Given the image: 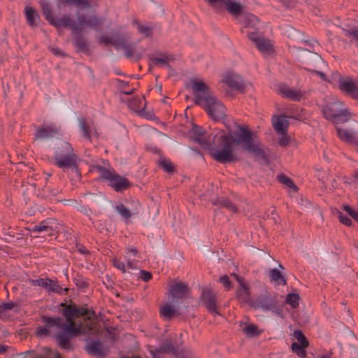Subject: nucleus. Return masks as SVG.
Returning <instances> with one entry per match:
<instances>
[{
  "label": "nucleus",
  "instance_id": "f257e3e1",
  "mask_svg": "<svg viewBox=\"0 0 358 358\" xmlns=\"http://www.w3.org/2000/svg\"><path fill=\"white\" fill-rule=\"evenodd\" d=\"M64 315L68 324L62 323L59 317L44 319L45 326L41 327L36 331V334L40 338L46 336H51L62 330L76 336L80 334H95L96 324L93 321L94 313L90 310L78 307L75 304L66 306L64 310Z\"/></svg>",
  "mask_w": 358,
  "mask_h": 358
},
{
  "label": "nucleus",
  "instance_id": "f03ea898",
  "mask_svg": "<svg viewBox=\"0 0 358 358\" xmlns=\"http://www.w3.org/2000/svg\"><path fill=\"white\" fill-rule=\"evenodd\" d=\"M191 134L194 141L203 148L208 149L213 159L220 164H229L237 159L232 151V145L229 136L222 130H214L208 136H205L204 129L197 125H193Z\"/></svg>",
  "mask_w": 358,
  "mask_h": 358
},
{
  "label": "nucleus",
  "instance_id": "7ed1b4c3",
  "mask_svg": "<svg viewBox=\"0 0 358 358\" xmlns=\"http://www.w3.org/2000/svg\"><path fill=\"white\" fill-rule=\"evenodd\" d=\"M39 3L44 17L50 24L57 28H70L74 34L80 33L87 27L96 28L103 22L101 18L94 14L81 15L79 12L76 18L69 13L55 16L48 0H40Z\"/></svg>",
  "mask_w": 358,
  "mask_h": 358
},
{
  "label": "nucleus",
  "instance_id": "20e7f679",
  "mask_svg": "<svg viewBox=\"0 0 358 358\" xmlns=\"http://www.w3.org/2000/svg\"><path fill=\"white\" fill-rule=\"evenodd\" d=\"M191 87L195 96V103L203 106L212 119L219 120L225 117V107L212 94L203 81L191 80Z\"/></svg>",
  "mask_w": 358,
  "mask_h": 358
},
{
  "label": "nucleus",
  "instance_id": "39448f33",
  "mask_svg": "<svg viewBox=\"0 0 358 358\" xmlns=\"http://www.w3.org/2000/svg\"><path fill=\"white\" fill-rule=\"evenodd\" d=\"M253 136V133L248 128L239 126L233 135L229 137L231 143L237 145L243 144V150L250 152L256 157L265 158L264 150L261 148L259 142L254 139ZM231 145H233V144Z\"/></svg>",
  "mask_w": 358,
  "mask_h": 358
},
{
  "label": "nucleus",
  "instance_id": "423d86ee",
  "mask_svg": "<svg viewBox=\"0 0 358 358\" xmlns=\"http://www.w3.org/2000/svg\"><path fill=\"white\" fill-rule=\"evenodd\" d=\"M344 102L336 100L323 108L325 118L332 120L336 123H344L349 120L352 114L348 108H343Z\"/></svg>",
  "mask_w": 358,
  "mask_h": 358
},
{
  "label": "nucleus",
  "instance_id": "0eeeda50",
  "mask_svg": "<svg viewBox=\"0 0 358 358\" xmlns=\"http://www.w3.org/2000/svg\"><path fill=\"white\" fill-rule=\"evenodd\" d=\"M91 171L98 172L100 177L108 180L110 185L116 191H121L127 188L129 186L127 180L125 178L116 174L110 168H106L101 166H94L92 168Z\"/></svg>",
  "mask_w": 358,
  "mask_h": 358
},
{
  "label": "nucleus",
  "instance_id": "6e6552de",
  "mask_svg": "<svg viewBox=\"0 0 358 358\" xmlns=\"http://www.w3.org/2000/svg\"><path fill=\"white\" fill-rule=\"evenodd\" d=\"M57 164L61 167H70L76 164L77 157L72 151L71 145L67 142L62 143L55 154Z\"/></svg>",
  "mask_w": 358,
  "mask_h": 358
},
{
  "label": "nucleus",
  "instance_id": "1a4fd4ad",
  "mask_svg": "<svg viewBox=\"0 0 358 358\" xmlns=\"http://www.w3.org/2000/svg\"><path fill=\"white\" fill-rule=\"evenodd\" d=\"M113 46L118 50H123L127 57H134L136 59L140 57V52L136 46L129 42V36L114 34Z\"/></svg>",
  "mask_w": 358,
  "mask_h": 358
},
{
  "label": "nucleus",
  "instance_id": "9d476101",
  "mask_svg": "<svg viewBox=\"0 0 358 358\" xmlns=\"http://www.w3.org/2000/svg\"><path fill=\"white\" fill-rule=\"evenodd\" d=\"M178 300L173 299L171 302L164 303L159 308L160 316L165 321H170L180 315Z\"/></svg>",
  "mask_w": 358,
  "mask_h": 358
},
{
  "label": "nucleus",
  "instance_id": "9b49d317",
  "mask_svg": "<svg viewBox=\"0 0 358 358\" xmlns=\"http://www.w3.org/2000/svg\"><path fill=\"white\" fill-rule=\"evenodd\" d=\"M129 107L132 110L137 113L140 116L151 120L155 117L153 111L149 112L145 110V101L143 96H136L129 101Z\"/></svg>",
  "mask_w": 358,
  "mask_h": 358
},
{
  "label": "nucleus",
  "instance_id": "f8f14e48",
  "mask_svg": "<svg viewBox=\"0 0 358 358\" xmlns=\"http://www.w3.org/2000/svg\"><path fill=\"white\" fill-rule=\"evenodd\" d=\"M275 300L270 295L259 296L250 302V306L255 309H261L263 311L273 310L277 308Z\"/></svg>",
  "mask_w": 358,
  "mask_h": 358
},
{
  "label": "nucleus",
  "instance_id": "ddd939ff",
  "mask_svg": "<svg viewBox=\"0 0 358 358\" xmlns=\"http://www.w3.org/2000/svg\"><path fill=\"white\" fill-rule=\"evenodd\" d=\"M338 87L341 92L358 100V81L355 82L352 78L340 77Z\"/></svg>",
  "mask_w": 358,
  "mask_h": 358
},
{
  "label": "nucleus",
  "instance_id": "4468645a",
  "mask_svg": "<svg viewBox=\"0 0 358 358\" xmlns=\"http://www.w3.org/2000/svg\"><path fill=\"white\" fill-rule=\"evenodd\" d=\"M96 3L91 0H57V8L61 10H66L67 8L76 6L81 9L93 8Z\"/></svg>",
  "mask_w": 358,
  "mask_h": 358
},
{
  "label": "nucleus",
  "instance_id": "2eb2a0df",
  "mask_svg": "<svg viewBox=\"0 0 358 358\" xmlns=\"http://www.w3.org/2000/svg\"><path fill=\"white\" fill-rule=\"evenodd\" d=\"M232 275L239 283V287L236 291V295L238 299L245 303H249L250 305V302L252 301L250 296V287L249 286L244 282V279L240 276H238L236 273H233Z\"/></svg>",
  "mask_w": 358,
  "mask_h": 358
},
{
  "label": "nucleus",
  "instance_id": "dca6fc26",
  "mask_svg": "<svg viewBox=\"0 0 358 358\" xmlns=\"http://www.w3.org/2000/svg\"><path fill=\"white\" fill-rule=\"evenodd\" d=\"M248 35L249 38L255 43L256 47L260 52L264 53L272 52V45L270 40L262 38L255 31H248Z\"/></svg>",
  "mask_w": 358,
  "mask_h": 358
},
{
  "label": "nucleus",
  "instance_id": "f3484780",
  "mask_svg": "<svg viewBox=\"0 0 358 358\" xmlns=\"http://www.w3.org/2000/svg\"><path fill=\"white\" fill-rule=\"evenodd\" d=\"M201 300L208 310L215 315H218L216 307V295L210 289H203Z\"/></svg>",
  "mask_w": 358,
  "mask_h": 358
},
{
  "label": "nucleus",
  "instance_id": "a211bd4d",
  "mask_svg": "<svg viewBox=\"0 0 358 358\" xmlns=\"http://www.w3.org/2000/svg\"><path fill=\"white\" fill-rule=\"evenodd\" d=\"M229 87L237 90L241 93L244 92L245 83L243 78L238 74L230 73H227L223 80Z\"/></svg>",
  "mask_w": 358,
  "mask_h": 358
},
{
  "label": "nucleus",
  "instance_id": "6ab92c4d",
  "mask_svg": "<svg viewBox=\"0 0 358 358\" xmlns=\"http://www.w3.org/2000/svg\"><path fill=\"white\" fill-rule=\"evenodd\" d=\"M59 133L57 129L52 126H44L38 127L34 134L35 140H46L55 136Z\"/></svg>",
  "mask_w": 358,
  "mask_h": 358
},
{
  "label": "nucleus",
  "instance_id": "aec40b11",
  "mask_svg": "<svg viewBox=\"0 0 358 358\" xmlns=\"http://www.w3.org/2000/svg\"><path fill=\"white\" fill-rule=\"evenodd\" d=\"M280 91L283 96L294 101H299L303 96L301 90L291 88L285 85L280 87Z\"/></svg>",
  "mask_w": 358,
  "mask_h": 358
},
{
  "label": "nucleus",
  "instance_id": "412c9836",
  "mask_svg": "<svg viewBox=\"0 0 358 358\" xmlns=\"http://www.w3.org/2000/svg\"><path fill=\"white\" fill-rule=\"evenodd\" d=\"M286 115H280L273 119V126L278 134H284L287 131L289 122Z\"/></svg>",
  "mask_w": 358,
  "mask_h": 358
},
{
  "label": "nucleus",
  "instance_id": "4be33fe9",
  "mask_svg": "<svg viewBox=\"0 0 358 358\" xmlns=\"http://www.w3.org/2000/svg\"><path fill=\"white\" fill-rule=\"evenodd\" d=\"M177 349L178 347L176 345V342L173 339H166L162 342L159 348H158V355H159L161 352H164L174 356ZM158 358H160L159 356H158Z\"/></svg>",
  "mask_w": 358,
  "mask_h": 358
},
{
  "label": "nucleus",
  "instance_id": "5701e85b",
  "mask_svg": "<svg viewBox=\"0 0 358 358\" xmlns=\"http://www.w3.org/2000/svg\"><path fill=\"white\" fill-rule=\"evenodd\" d=\"M86 348L90 354L97 357L104 356L108 351V349L98 341H93L88 343Z\"/></svg>",
  "mask_w": 358,
  "mask_h": 358
},
{
  "label": "nucleus",
  "instance_id": "b1692460",
  "mask_svg": "<svg viewBox=\"0 0 358 358\" xmlns=\"http://www.w3.org/2000/svg\"><path fill=\"white\" fill-rule=\"evenodd\" d=\"M158 166L169 176H172L177 171L176 167L173 163L169 159L162 156H159L158 158Z\"/></svg>",
  "mask_w": 358,
  "mask_h": 358
},
{
  "label": "nucleus",
  "instance_id": "393cba45",
  "mask_svg": "<svg viewBox=\"0 0 358 358\" xmlns=\"http://www.w3.org/2000/svg\"><path fill=\"white\" fill-rule=\"evenodd\" d=\"M187 292V286L182 282L175 283L172 285L170 288V293L173 297V299L183 298L185 296Z\"/></svg>",
  "mask_w": 358,
  "mask_h": 358
},
{
  "label": "nucleus",
  "instance_id": "a878e982",
  "mask_svg": "<svg viewBox=\"0 0 358 358\" xmlns=\"http://www.w3.org/2000/svg\"><path fill=\"white\" fill-rule=\"evenodd\" d=\"M268 277L270 280L274 282L276 285H285L287 284L285 277L276 268H273L269 271Z\"/></svg>",
  "mask_w": 358,
  "mask_h": 358
},
{
  "label": "nucleus",
  "instance_id": "bb28decb",
  "mask_svg": "<svg viewBox=\"0 0 358 358\" xmlns=\"http://www.w3.org/2000/svg\"><path fill=\"white\" fill-rule=\"evenodd\" d=\"M213 203L216 206H220L222 208H225L229 211L235 213L238 212V208L229 199L224 198H217Z\"/></svg>",
  "mask_w": 358,
  "mask_h": 358
},
{
  "label": "nucleus",
  "instance_id": "cd10ccee",
  "mask_svg": "<svg viewBox=\"0 0 358 358\" xmlns=\"http://www.w3.org/2000/svg\"><path fill=\"white\" fill-rule=\"evenodd\" d=\"M25 14L29 24L31 26H36L40 20L37 12L31 7L27 6L25 7Z\"/></svg>",
  "mask_w": 358,
  "mask_h": 358
},
{
  "label": "nucleus",
  "instance_id": "c85d7f7f",
  "mask_svg": "<svg viewBox=\"0 0 358 358\" xmlns=\"http://www.w3.org/2000/svg\"><path fill=\"white\" fill-rule=\"evenodd\" d=\"M174 59L175 58L172 55L158 52V67L166 66L168 69H171V63ZM171 70L172 71V69Z\"/></svg>",
  "mask_w": 358,
  "mask_h": 358
},
{
  "label": "nucleus",
  "instance_id": "c756f323",
  "mask_svg": "<svg viewBox=\"0 0 358 358\" xmlns=\"http://www.w3.org/2000/svg\"><path fill=\"white\" fill-rule=\"evenodd\" d=\"M241 20L245 24V27H255L259 24V19L250 13L241 15Z\"/></svg>",
  "mask_w": 358,
  "mask_h": 358
},
{
  "label": "nucleus",
  "instance_id": "7c9ffc66",
  "mask_svg": "<svg viewBox=\"0 0 358 358\" xmlns=\"http://www.w3.org/2000/svg\"><path fill=\"white\" fill-rule=\"evenodd\" d=\"M336 131L338 137L342 141L351 143H354L355 142L356 136H355L354 134L349 131L348 129L337 127Z\"/></svg>",
  "mask_w": 358,
  "mask_h": 358
},
{
  "label": "nucleus",
  "instance_id": "2f4dec72",
  "mask_svg": "<svg viewBox=\"0 0 358 358\" xmlns=\"http://www.w3.org/2000/svg\"><path fill=\"white\" fill-rule=\"evenodd\" d=\"M225 5L227 7V10L234 16L238 17L239 16L241 17V15H243L241 13L242 6L240 3L238 2H231L228 1H225Z\"/></svg>",
  "mask_w": 358,
  "mask_h": 358
},
{
  "label": "nucleus",
  "instance_id": "473e14b6",
  "mask_svg": "<svg viewBox=\"0 0 358 358\" xmlns=\"http://www.w3.org/2000/svg\"><path fill=\"white\" fill-rule=\"evenodd\" d=\"M343 34L345 36L350 38V42L352 44L358 45V28H351L349 29H343Z\"/></svg>",
  "mask_w": 358,
  "mask_h": 358
},
{
  "label": "nucleus",
  "instance_id": "72a5a7b5",
  "mask_svg": "<svg viewBox=\"0 0 358 358\" xmlns=\"http://www.w3.org/2000/svg\"><path fill=\"white\" fill-rule=\"evenodd\" d=\"M27 230L32 233H41L43 231H47L51 234L52 231V228L51 226L48 224V222L43 221L41 222L39 224L34 226L32 229L27 228Z\"/></svg>",
  "mask_w": 358,
  "mask_h": 358
},
{
  "label": "nucleus",
  "instance_id": "f704fd0d",
  "mask_svg": "<svg viewBox=\"0 0 358 358\" xmlns=\"http://www.w3.org/2000/svg\"><path fill=\"white\" fill-rule=\"evenodd\" d=\"M242 331L248 337H255L261 334L258 327L252 324H246L242 328Z\"/></svg>",
  "mask_w": 358,
  "mask_h": 358
},
{
  "label": "nucleus",
  "instance_id": "c9c22d12",
  "mask_svg": "<svg viewBox=\"0 0 358 358\" xmlns=\"http://www.w3.org/2000/svg\"><path fill=\"white\" fill-rule=\"evenodd\" d=\"M118 213L124 219H128L131 215L136 213V210H130L124 205H118L115 207Z\"/></svg>",
  "mask_w": 358,
  "mask_h": 358
},
{
  "label": "nucleus",
  "instance_id": "e433bc0d",
  "mask_svg": "<svg viewBox=\"0 0 358 358\" xmlns=\"http://www.w3.org/2000/svg\"><path fill=\"white\" fill-rule=\"evenodd\" d=\"M80 129L82 131L83 136L88 139L90 138V134L92 133L91 127L85 122L83 120H80L79 122Z\"/></svg>",
  "mask_w": 358,
  "mask_h": 358
},
{
  "label": "nucleus",
  "instance_id": "4c0bfd02",
  "mask_svg": "<svg viewBox=\"0 0 358 358\" xmlns=\"http://www.w3.org/2000/svg\"><path fill=\"white\" fill-rule=\"evenodd\" d=\"M34 358H59V355L56 351L45 348L40 355H37Z\"/></svg>",
  "mask_w": 358,
  "mask_h": 358
},
{
  "label": "nucleus",
  "instance_id": "58836bf2",
  "mask_svg": "<svg viewBox=\"0 0 358 358\" xmlns=\"http://www.w3.org/2000/svg\"><path fill=\"white\" fill-rule=\"evenodd\" d=\"M300 299L298 294H288L286 297V303L290 305L293 308L299 306V301Z\"/></svg>",
  "mask_w": 358,
  "mask_h": 358
},
{
  "label": "nucleus",
  "instance_id": "ea45409f",
  "mask_svg": "<svg viewBox=\"0 0 358 358\" xmlns=\"http://www.w3.org/2000/svg\"><path fill=\"white\" fill-rule=\"evenodd\" d=\"M56 336L58 344L63 348H69L70 346L69 338L64 334H54Z\"/></svg>",
  "mask_w": 358,
  "mask_h": 358
},
{
  "label": "nucleus",
  "instance_id": "a19ab883",
  "mask_svg": "<svg viewBox=\"0 0 358 358\" xmlns=\"http://www.w3.org/2000/svg\"><path fill=\"white\" fill-rule=\"evenodd\" d=\"M294 338L297 339V341L301 344L303 347L308 346V341L306 339V336L303 334V332L300 330H295L293 334Z\"/></svg>",
  "mask_w": 358,
  "mask_h": 358
},
{
  "label": "nucleus",
  "instance_id": "79ce46f5",
  "mask_svg": "<svg viewBox=\"0 0 358 358\" xmlns=\"http://www.w3.org/2000/svg\"><path fill=\"white\" fill-rule=\"evenodd\" d=\"M278 179L280 182L285 185L288 187L296 189V186L294 184L292 180L284 174L278 176Z\"/></svg>",
  "mask_w": 358,
  "mask_h": 358
},
{
  "label": "nucleus",
  "instance_id": "37998d69",
  "mask_svg": "<svg viewBox=\"0 0 358 358\" xmlns=\"http://www.w3.org/2000/svg\"><path fill=\"white\" fill-rule=\"evenodd\" d=\"M136 28L139 33L144 34L145 36H149L152 33L151 29L147 24L136 22Z\"/></svg>",
  "mask_w": 358,
  "mask_h": 358
},
{
  "label": "nucleus",
  "instance_id": "c03bdc74",
  "mask_svg": "<svg viewBox=\"0 0 358 358\" xmlns=\"http://www.w3.org/2000/svg\"><path fill=\"white\" fill-rule=\"evenodd\" d=\"M306 347L302 346L301 344H299L298 343L294 342L292 343V350L296 353L298 355H302L304 357L306 354V352L305 350V348Z\"/></svg>",
  "mask_w": 358,
  "mask_h": 358
},
{
  "label": "nucleus",
  "instance_id": "a18cd8bd",
  "mask_svg": "<svg viewBox=\"0 0 358 358\" xmlns=\"http://www.w3.org/2000/svg\"><path fill=\"white\" fill-rule=\"evenodd\" d=\"M174 357L176 358H193V355L191 351L187 350H178L177 349L176 353Z\"/></svg>",
  "mask_w": 358,
  "mask_h": 358
},
{
  "label": "nucleus",
  "instance_id": "49530a36",
  "mask_svg": "<svg viewBox=\"0 0 358 358\" xmlns=\"http://www.w3.org/2000/svg\"><path fill=\"white\" fill-rule=\"evenodd\" d=\"M100 43L104 44H112L113 45L114 41V34L112 36H108L106 34L100 36L98 38Z\"/></svg>",
  "mask_w": 358,
  "mask_h": 358
},
{
  "label": "nucleus",
  "instance_id": "de8ad7c7",
  "mask_svg": "<svg viewBox=\"0 0 358 358\" xmlns=\"http://www.w3.org/2000/svg\"><path fill=\"white\" fill-rule=\"evenodd\" d=\"M33 284L34 285L40 286L42 287H44L48 290V287H50V280L49 279H38L33 280Z\"/></svg>",
  "mask_w": 358,
  "mask_h": 358
},
{
  "label": "nucleus",
  "instance_id": "09e8293b",
  "mask_svg": "<svg viewBox=\"0 0 358 358\" xmlns=\"http://www.w3.org/2000/svg\"><path fill=\"white\" fill-rule=\"evenodd\" d=\"M343 210L355 221L358 222V212L355 211L349 206H344Z\"/></svg>",
  "mask_w": 358,
  "mask_h": 358
},
{
  "label": "nucleus",
  "instance_id": "8fccbe9b",
  "mask_svg": "<svg viewBox=\"0 0 358 358\" xmlns=\"http://www.w3.org/2000/svg\"><path fill=\"white\" fill-rule=\"evenodd\" d=\"M220 282L223 285L226 290H229L231 288V282L227 275H224L220 278Z\"/></svg>",
  "mask_w": 358,
  "mask_h": 358
},
{
  "label": "nucleus",
  "instance_id": "3c124183",
  "mask_svg": "<svg viewBox=\"0 0 358 358\" xmlns=\"http://www.w3.org/2000/svg\"><path fill=\"white\" fill-rule=\"evenodd\" d=\"M338 219L342 224L346 226H350L352 224L351 220L341 212H338Z\"/></svg>",
  "mask_w": 358,
  "mask_h": 358
},
{
  "label": "nucleus",
  "instance_id": "603ef678",
  "mask_svg": "<svg viewBox=\"0 0 358 358\" xmlns=\"http://www.w3.org/2000/svg\"><path fill=\"white\" fill-rule=\"evenodd\" d=\"M280 137L279 138V144L282 146H287L289 143V139L287 132L284 134H279Z\"/></svg>",
  "mask_w": 358,
  "mask_h": 358
},
{
  "label": "nucleus",
  "instance_id": "864d4df0",
  "mask_svg": "<svg viewBox=\"0 0 358 358\" xmlns=\"http://www.w3.org/2000/svg\"><path fill=\"white\" fill-rule=\"evenodd\" d=\"M113 265L117 268L121 270L123 273L126 272V266H125V265L122 262H120V260H118V259H117L115 258L113 259Z\"/></svg>",
  "mask_w": 358,
  "mask_h": 358
},
{
  "label": "nucleus",
  "instance_id": "5fc2aeb1",
  "mask_svg": "<svg viewBox=\"0 0 358 358\" xmlns=\"http://www.w3.org/2000/svg\"><path fill=\"white\" fill-rule=\"evenodd\" d=\"M62 288L56 283L50 280V287H48V291L52 292H59Z\"/></svg>",
  "mask_w": 358,
  "mask_h": 358
},
{
  "label": "nucleus",
  "instance_id": "6e6d98bb",
  "mask_svg": "<svg viewBox=\"0 0 358 358\" xmlns=\"http://www.w3.org/2000/svg\"><path fill=\"white\" fill-rule=\"evenodd\" d=\"M50 50L55 55L62 56V57L64 55V52L61 49H59V48L50 47Z\"/></svg>",
  "mask_w": 358,
  "mask_h": 358
},
{
  "label": "nucleus",
  "instance_id": "4d7b16f0",
  "mask_svg": "<svg viewBox=\"0 0 358 358\" xmlns=\"http://www.w3.org/2000/svg\"><path fill=\"white\" fill-rule=\"evenodd\" d=\"M152 275L150 272H147L145 271H141V278L145 281L147 282L151 278Z\"/></svg>",
  "mask_w": 358,
  "mask_h": 358
},
{
  "label": "nucleus",
  "instance_id": "13d9d810",
  "mask_svg": "<svg viewBox=\"0 0 358 358\" xmlns=\"http://www.w3.org/2000/svg\"><path fill=\"white\" fill-rule=\"evenodd\" d=\"M15 305L13 303H6L0 306L1 311L11 310Z\"/></svg>",
  "mask_w": 358,
  "mask_h": 358
},
{
  "label": "nucleus",
  "instance_id": "bf43d9fd",
  "mask_svg": "<svg viewBox=\"0 0 358 358\" xmlns=\"http://www.w3.org/2000/svg\"><path fill=\"white\" fill-rule=\"evenodd\" d=\"M127 267L131 269L136 268L137 266L136 264L134 262V260H133L131 258H130V256L127 258Z\"/></svg>",
  "mask_w": 358,
  "mask_h": 358
},
{
  "label": "nucleus",
  "instance_id": "052dcab7",
  "mask_svg": "<svg viewBox=\"0 0 358 358\" xmlns=\"http://www.w3.org/2000/svg\"><path fill=\"white\" fill-rule=\"evenodd\" d=\"M313 72L314 73L318 75L323 80H327L326 75L323 72L318 71H313Z\"/></svg>",
  "mask_w": 358,
  "mask_h": 358
},
{
  "label": "nucleus",
  "instance_id": "680f3d73",
  "mask_svg": "<svg viewBox=\"0 0 358 358\" xmlns=\"http://www.w3.org/2000/svg\"><path fill=\"white\" fill-rule=\"evenodd\" d=\"M136 250L135 249H130L128 250L127 258H128L129 256H130V258H131V256H135L136 255Z\"/></svg>",
  "mask_w": 358,
  "mask_h": 358
},
{
  "label": "nucleus",
  "instance_id": "e2e57ef3",
  "mask_svg": "<svg viewBox=\"0 0 358 358\" xmlns=\"http://www.w3.org/2000/svg\"><path fill=\"white\" fill-rule=\"evenodd\" d=\"M78 250L83 254L87 252V250H85L84 248H79Z\"/></svg>",
  "mask_w": 358,
  "mask_h": 358
},
{
  "label": "nucleus",
  "instance_id": "0e129e2a",
  "mask_svg": "<svg viewBox=\"0 0 358 358\" xmlns=\"http://www.w3.org/2000/svg\"><path fill=\"white\" fill-rule=\"evenodd\" d=\"M317 358H331L330 355H324L320 357H317Z\"/></svg>",
  "mask_w": 358,
  "mask_h": 358
},
{
  "label": "nucleus",
  "instance_id": "69168bd1",
  "mask_svg": "<svg viewBox=\"0 0 358 358\" xmlns=\"http://www.w3.org/2000/svg\"><path fill=\"white\" fill-rule=\"evenodd\" d=\"M6 350V347L0 345V353H3Z\"/></svg>",
  "mask_w": 358,
  "mask_h": 358
},
{
  "label": "nucleus",
  "instance_id": "338daca9",
  "mask_svg": "<svg viewBox=\"0 0 358 358\" xmlns=\"http://www.w3.org/2000/svg\"><path fill=\"white\" fill-rule=\"evenodd\" d=\"M159 136H163V137H164V138H167V136H166V134H164V133H162V132H159V131H158V136H159Z\"/></svg>",
  "mask_w": 358,
  "mask_h": 358
},
{
  "label": "nucleus",
  "instance_id": "774afa93",
  "mask_svg": "<svg viewBox=\"0 0 358 358\" xmlns=\"http://www.w3.org/2000/svg\"><path fill=\"white\" fill-rule=\"evenodd\" d=\"M354 178L358 180V171H355L353 175Z\"/></svg>",
  "mask_w": 358,
  "mask_h": 358
}]
</instances>
